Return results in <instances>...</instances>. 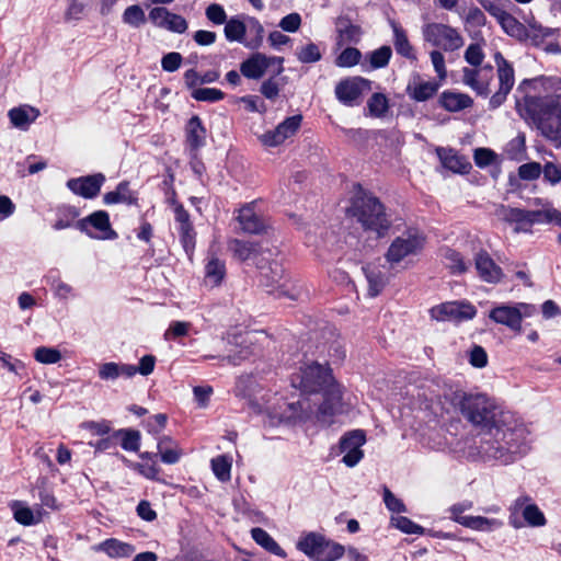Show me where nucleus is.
Wrapping results in <instances>:
<instances>
[{
	"instance_id": "nucleus-18",
	"label": "nucleus",
	"mask_w": 561,
	"mask_h": 561,
	"mask_svg": "<svg viewBox=\"0 0 561 561\" xmlns=\"http://www.w3.org/2000/svg\"><path fill=\"white\" fill-rule=\"evenodd\" d=\"M492 79V67L463 68L462 82L471 88L479 95L486 96L490 93V81Z\"/></svg>"
},
{
	"instance_id": "nucleus-56",
	"label": "nucleus",
	"mask_w": 561,
	"mask_h": 561,
	"mask_svg": "<svg viewBox=\"0 0 561 561\" xmlns=\"http://www.w3.org/2000/svg\"><path fill=\"white\" fill-rule=\"evenodd\" d=\"M391 525L405 534H422L423 528L404 516H392Z\"/></svg>"
},
{
	"instance_id": "nucleus-57",
	"label": "nucleus",
	"mask_w": 561,
	"mask_h": 561,
	"mask_svg": "<svg viewBox=\"0 0 561 561\" xmlns=\"http://www.w3.org/2000/svg\"><path fill=\"white\" fill-rule=\"evenodd\" d=\"M54 296L60 300H67L76 296L75 288L61 280L60 278L54 279L50 284Z\"/></svg>"
},
{
	"instance_id": "nucleus-47",
	"label": "nucleus",
	"mask_w": 561,
	"mask_h": 561,
	"mask_svg": "<svg viewBox=\"0 0 561 561\" xmlns=\"http://www.w3.org/2000/svg\"><path fill=\"white\" fill-rule=\"evenodd\" d=\"M368 114L373 117H383L388 110V99L382 93H374L367 101Z\"/></svg>"
},
{
	"instance_id": "nucleus-7",
	"label": "nucleus",
	"mask_w": 561,
	"mask_h": 561,
	"mask_svg": "<svg viewBox=\"0 0 561 561\" xmlns=\"http://www.w3.org/2000/svg\"><path fill=\"white\" fill-rule=\"evenodd\" d=\"M422 34L426 43L443 51H456L465 43L458 28L440 22H431L423 25Z\"/></svg>"
},
{
	"instance_id": "nucleus-28",
	"label": "nucleus",
	"mask_w": 561,
	"mask_h": 561,
	"mask_svg": "<svg viewBox=\"0 0 561 561\" xmlns=\"http://www.w3.org/2000/svg\"><path fill=\"white\" fill-rule=\"evenodd\" d=\"M439 104L448 112H460L473 104L470 95L455 91H444L439 96Z\"/></svg>"
},
{
	"instance_id": "nucleus-30",
	"label": "nucleus",
	"mask_w": 561,
	"mask_h": 561,
	"mask_svg": "<svg viewBox=\"0 0 561 561\" xmlns=\"http://www.w3.org/2000/svg\"><path fill=\"white\" fill-rule=\"evenodd\" d=\"M502 30L510 36L523 39L526 36V25L520 23L514 15L513 9L505 10L497 19Z\"/></svg>"
},
{
	"instance_id": "nucleus-16",
	"label": "nucleus",
	"mask_w": 561,
	"mask_h": 561,
	"mask_svg": "<svg viewBox=\"0 0 561 561\" xmlns=\"http://www.w3.org/2000/svg\"><path fill=\"white\" fill-rule=\"evenodd\" d=\"M149 20L157 27L179 34L184 33L188 26L186 20L183 16L170 12L164 7H156L151 9L149 12Z\"/></svg>"
},
{
	"instance_id": "nucleus-37",
	"label": "nucleus",
	"mask_w": 561,
	"mask_h": 561,
	"mask_svg": "<svg viewBox=\"0 0 561 561\" xmlns=\"http://www.w3.org/2000/svg\"><path fill=\"white\" fill-rule=\"evenodd\" d=\"M391 27L396 51L408 59H415L414 49L408 39L405 31L394 21L391 22Z\"/></svg>"
},
{
	"instance_id": "nucleus-36",
	"label": "nucleus",
	"mask_w": 561,
	"mask_h": 561,
	"mask_svg": "<svg viewBox=\"0 0 561 561\" xmlns=\"http://www.w3.org/2000/svg\"><path fill=\"white\" fill-rule=\"evenodd\" d=\"M225 36L228 42H237L244 46L247 34V19L231 18L225 22Z\"/></svg>"
},
{
	"instance_id": "nucleus-19",
	"label": "nucleus",
	"mask_w": 561,
	"mask_h": 561,
	"mask_svg": "<svg viewBox=\"0 0 561 561\" xmlns=\"http://www.w3.org/2000/svg\"><path fill=\"white\" fill-rule=\"evenodd\" d=\"M256 204L254 202L242 206L237 216V220L245 233L260 234L267 228L265 219L260 213L255 210Z\"/></svg>"
},
{
	"instance_id": "nucleus-23",
	"label": "nucleus",
	"mask_w": 561,
	"mask_h": 561,
	"mask_svg": "<svg viewBox=\"0 0 561 561\" xmlns=\"http://www.w3.org/2000/svg\"><path fill=\"white\" fill-rule=\"evenodd\" d=\"M512 511L520 512L526 524L530 527H543L547 524L542 511L527 495L517 497L512 505Z\"/></svg>"
},
{
	"instance_id": "nucleus-63",
	"label": "nucleus",
	"mask_w": 561,
	"mask_h": 561,
	"mask_svg": "<svg viewBox=\"0 0 561 561\" xmlns=\"http://www.w3.org/2000/svg\"><path fill=\"white\" fill-rule=\"evenodd\" d=\"M484 59V53L480 44H470L465 51V60L477 68L482 64Z\"/></svg>"
},
{
	"instance_id": "nucleus-55",
	"label": "nucleus",
	"mask_w": 561,
	"mask_h": 561,
	"mask_svg": "<svg viewBox=\"0 0 561 561\" xmlns=\"http://www.w3.org/2000/svg\"><path fill=\"white\" fill-rule=\"evenodd\" d=\"M129 468H131L135 471H138L141 476L149 480H159L158 476L160 472V468L157 466L156 461L152 462H130L127 461Z\"/></svg>"
},
{
	"instance_id": "nucleus-39",
	"label": "nucleus",
	"mask_w": 561,
	"mask_h": 561,
	"mask_svg": "<svg viewBox=\"0 0 561 561\" xmlns=\"http://www.w3.org/2000/svg\"><path fill=\"white\" fill-rule=\"evenodd\" d=\"M103 202L106 205L113 204H134L136 202V197L134 193L129 190L128 182H121L115 191L107 192L103 196Z\"/></svg>"
},
{
	"instance_id": "nucleus-49",
	"label": "nucleus",
	"mask_w": 561,
	"mask_h": 561,
	"mask_svg": "<svg viewBox=\"0 0 561 561\" xmlns=\"http://www.w3.org/2000/svg\"><path fill=\"white\" fill-rule=\"evenodd\" d=\"M122 19L125 24L136 28L146 22L145 11L138 4L127 7Z\"/></svg>"
},
{
	"instance_id": "nucleus-24",
	"label": "nucleus",
	"mask_w": 561,
	"mask_h": 561,
	"mask_svg": "<svg viewBox=\"0 0 561 561\" xmlns=\"http://www.w3.org/2000/svg\"><path fill=\"white\" fill-rule=\"evenodd\" d=\"M494 216L507 224H515L516 232L528 231L531 227V220H529V210L514 208L501 204L495 207Z\"/></svg>"
},
{
	"instance_id": "nucleus-14",
	"label": "nucleus",
	"mask_w": 561,
	"mask_h": 561,
	"mask_svg": "<svg viewBox=\"0 0 561 561\" xmlns=\"http://www.w3.org/2000/svg\"><path fill=\"white\" fill-rule=\"evenodd\" d=\"M302 121L301 115L287 117L279 123L274 129L267 130L259 136V140L265 147H277L286 139L293 137L300 128Z\"/></svg>"
},
{
	"instance_id": "nucleus-3",
	"label": "nucleus",
	"mask_w": 561,
	"mask_h": 561,
	"mask_svg": "<svg viewBox=\"0 0 561 561\" xmlns=\"http://www.w3.org/2000/svg\"><path fill=\"white\" fill-rule=\"evenodd\" d=\"M530 84L539 95H526L518 103L522 116L530 119L543 135L561 140V80L558 78H538Z\"/></svg>"
},
{
	"instance_id": "nucleus-17",
	"label": "nucleus",
	"mask_w": 561,
	"mask_h": 561,
	"mask_svg": "<svg viewBox=\"0 0 561 561\" xmlns=\"http://www.w3.org/2000/svg\"><path fill=\"white\" fill-rule=\"evenodd\" d=\"M105 176L102 173H95L92 175L80 176L70 179L67 182V187L76 195L83 198H94L99 195Z\"/></svg>"
},
{
	"instance_id": "nucleus-6",
	"label": "nucleus",
	"mask_w": 561,
	"mask_h": 561,
	"mask_svg": "<svg viewBox=\"0 0 561 561\" xmlns=\"http://www.w3.org/2000/svg\"><path fill=\"white\" fill-rule=\"evenodd\" d=\"M425 244L426 237L421 230L416 228L408 229L391 242L386 254L387 261L397 264L410 260L421 254Z\"/></svg>"
},
{
	"instance_id": "nucleus-34",
	"label": "nucleus",
	"mask_w": 561,
	"mask_h": 561,
	"mask_svg": "<svg viewBox=\"0 0 561 561\" xmlns=\"http://www.w3.org/2000/svg\"><path fill=\"white\" fill-rule=\"evenodd\" d=\"M186 141L193 150H196L204 146L206 138V129L204 128L202 121L198 116H193L187 122L186 128Z\"/></svg>"
},
{
	"instance_id": "nucleus-52",
	"label": "nucleus",
	"mask_w": 561,
	"mask_h": 561,
	"mask_svg": "<svg viewBox=\"0 0 561 561\" xmlns=\"http://www.w3.org/2000/svg\"><path fill=\"white\" fill-rule=\"evenodd\" d=\"M362 54L357 48L347 47L336 58L335 64L339 67H353L360 60Z\"/></svg>"
},
{
	"instance_id": "nucleus-2",
	"label": "nucleus",
	"mask_w": 561,
	"mask_h": 561,
	"mask_svg": "<svg viewBox=\"0 0 561 561\" xmlns=\"http://www.w3.org/2000/svg\"><path fill=\"white\" fill-rule=\"evenodd\" d=\"M291 386L301 391L297 401L274 409L279 421L308 420L314 416L330 425L342 409V391L334 381L331 369L316 360H305L290 376Z\"/></svg>"
},
{
	"instance_id": "nucleus-48",
	"label": "nucleus",
	"mask_w": 561,
	"mask_h": 561,
	"mask_svg": "<svg viewBox=\"0 0 561 561\" xmlns=\"http://www.w3.org/2000/svg\"><path fill=\"white\" fill-rule=\"evenodd\" d=\"M36 362L44 365L57 364L61 360L62 355L59 350L50 346H39L34 351Z\"/></svg>"
},
{
	"instance_id": "nucleus-35",
	"label": "nucleus",
	"mask_w": 561,
	"mask_h": 561,
	"mask_svg": "<svg viewBox=\"0 0 561 561\" xmlns=\"http://www.w3.org/2000/svg\"><path fill=\"white\" fill-rule=\"evenodd\" d=\"M226 276V264L216 256H209L205 265V283L211 287L219 286Z\"/></svg>"
},
{
	"instance_id": "nucleus-54",
	"label": "nucleus",
	"mask_w": 561,
	"mask_h": 561,
	"mask_svg": "<svg viewBox=\"0 0 561 561\" xmlns=\"http://www.w3.org/2000/svg\"><path fill=\"white\" fill-rule=\"evenodd\" d=\"M122 437V447L128 451H137L140 446V434L137 431L122 430L117 433Z\"/></svg>"
},
{
	"instance_id": "nucleus-53",
	"label": "nucleus",
	"mask_w": 561,
	"mask_h": 561,
	"mask_svg": "<svg viewBox=\"0 0 561 561\" xmlns=\"http://www.w3.org/2000/svg\"><path fill=\"white\" fill-rule=\"evenodd\" d=\"M296 55L298 60L305 64L316 62L321 59L320 49L318 45L313 43H308L307 45L300 47Z\"/></svg>"
},
{
	"instance_id": "nucleus-62",
	"label": "nucleus",
	"mask_w": 561,
	"mask_h": 561,
	"mask_svg": "<svg viewBox=\"0 0 561 561\" xmlns=\"http://www.w3.org/2000/svg\"><path fill=\"white\" fill-rule=\"evenodd\" d=\"M383 502L386 507L392 513H405L407 506L388 488H383Z\"/></svg>"
},
{
	"instance_id": "nucleus-1",
	"label": "nucleus",
	"mask_w": 561,
	"mask_h": 561,
	"mask_svg": "<svg viewBox=\"0 0 561 561\" xmlns=\"http://www.w3.org/2000/svg\"><path fill=\"white\" fill-rule=\"evenodd\" d=\"M459 407L465 419L480 430L468 445V457L510 465L528 454L527 425L513 412L503 410L494 399L481 393L465 394Z\"/></svg>"
},
{
	"instance_id": "nucleus-4",
	"label": "nucleus",
	"mask_w": 561,
	"mask_h": 561,
	"mask_svg": "<svg viewBox=\"0 0 561 561\" xmlns=\"http://www.w3.org/2000/svg\"><path fill=\"white\" fill-rule=\"evenodd\" d=\"M347 215L355 218L365 231L374 233L377 238L385 237L391 225L382 203L363 190L355 193Z\"/></svg>"
},
{
	"instance_id": "nucleus-8",
	"label": "nucleus",
	"mask_w": 561,
	"mask_h": 561,
	"mask_svg": "<svg viewBox=\"0 0 561 561\" xmlns=\"http://www.w3.org/2000/svg\"><path fill=\"white\" fill-rule=\"evenodd\" d=\"M76 228L96 240H115L118 237L117 232L112 228L110 215L105 210H96L78 220Z\"/></svg>"
},
{
	"instance_id": "nucleus-44",
	"label": "nucleus",
	"mask_w": 561,
	"mask_h": 561,
	"mask_svg": "<svg viewBox=\"0 0 561 561\" xmlns=\"http://www.w3.org/2000/svg\"><path fill=\"white\" fill-rule=\"evenodd\" d=\"M531 226L535 224H554L561 227V213L556 208L545 205L542 209L529 210Z\"/></svg>"
},
{
	"instance_id": "nucleus-43",
	"label": "nucleus",
	"mask_w": 561,
	"mask_h": 561,
	"mask_svg": "<svg viewBox=\"0 0 561 561\" xmlns=\"http://www.w3.org/2000/svg\"><path fill=\"white\" fill-rule=\"evenodd\" d=\"M526 22V36L522 39L529 42L535 46L543 43L545 38L549 37L552 33L551 30L542 27L534 18L525 19Z\"/></svg>"
},
{
	"instance_id": "nucleus-61",
	"label": "nucleus",
	"mask_w": 561,
	"mask_h": 561,
	"mask_svg": "<svg viewBox=\"0 0 561 561\" xmlns=\"http://www.w3.org/2000/svg\"><path fill=\"white\" fill-rule=\"evenodd\" d=\"M0 364L18 376H22V373L25 370V365L22 360L13 358L11 355L3 352L0 353Z\"/></svg>"
},
{
	"instance_id": "nucleus-13",
	"label": "nucleus",
	"mask_w": 561,
	"mask_h": 561,
	"mask_svg": "<svg viewBox=\"0 0 561 561\" xmlns=\"http://www.w3.org/2000/svg\"><path fill=\"white\" fill-rule=\"evenodd\" d=\"M365 443L366 435L362 430H354L342 436L340 451L344 454L342 461L345 466L353 468L363 459L362 447Z\"/></svg>"
},
{
	"instance_id": "nucleus-29",
	"label": "nucleus",
	"mask_w": 561,
	"mask_h": 561,
	"mask_svg": "<svg viewBox=\"0 0 561 561\" xmlns=\"http://www.w3.org/2000/svg\"><path fill=\"white\" fill-rule=\"evenodd\" d=\"M8 115L14 127L24 130L39 116V111L35 107L24 105L10 110Z\"/></svg>"
},
{
	"instance_id": "nucleus-38",
	"label": "nucleus",
	"mask_w": 561,
	"mask_h": 561,
	"mask_svg": "<svg viewBox=\"0 0 561 561\" xmlns=\"http://www.w3.org/2000/svg\"><path fill=\"white\" fill-rule=\"evenodd\" d=\"M460 525L473 530L490 533L503 526V522L496 518H486L483 516H470L461 518Z\"/></svg>"
},
{
	"instance_id": "nucleus-21",
	"label": "nucleus",
	"mask_w": 561,
	"mask_h": 561,
	"mask_svg": "<svg viewBox=\"0 0 561 561\" xmlns=\"http://www.w3.org/2000/svg\"><path fill=\"white\" fill-rule=\"evenodd\" d=\"M474 266L479 277L486 283L496 284L504 276L502 268L485 250H481L474 255Z\"/></svg>"
},
{
	"instance_id": "nucleus-58",
	"label": "nucleus",
	"mask_w": 561,
	"mask_h": 561,
	"mask_svg": "<svg viewBox=\"0 0 561 561\" xmlns=\"http://www.w3.org/2000/svg\"><path fill=\"white\" fill-rule=\"evenodd\" d=\"M181 242L187 254H192L195 248V231L192 224L179 227Z\"/></svg>"
},
{
	"instance_id": "nucleus-60",
	"label": "nucleus",
	"mask_w": 561,
	"mask_h": 561,
	"mask_svg": "<svg viewBox=\"0 0 561 561\" xmlns=\"http://www.w3.org/2000/svg\"><path fill=\"white\" fill-rule=\"evenodd\" d=\"M431 61L433 68L439 79V81H444L447 77V69L445 66V57L440 49H434L430 54Z\"/></svg>"
},
{
	"instance_id": "nucleus-40",
	"label": "nucleus",
	"mask_w": 561,
	"mask_h": 561,
	"mask_svg": "<svg viewBox=\"0 0 561 561\" xmlns=\"http://www.w3.org/2000/svg\"><path fill=\"white\" fill-rule=\"evenodd\" d=\"M337 45L344 46L350 43H357L360 38V28L352 24L348 20L340 19L336 24Z\"/></svg>"
},
{
	"instance_id": "nucleus-46",
	"label": "nucleus",
	"mask_w": 561,
	"mask_h": 561,
	"mask_svg": "<svg viewBox=\"0 0 561 561\" xmlns=\"http://www.w3.org/2000/svg\"><path fill=\"white\" fill-rule=\"evenodd\" d=\"M228 249L232 252L234 257L240 261H245L256 251V245L253 242L232 239L228 242Z\"/></svg>"
},
{
	"instance_id": "nucleus-64",
	"label": "nucleus",
	"mask_w": 561,
	"mask_h": 561,
	"mask_svg": "<svg viewBox=\"0 0 561 561\" xmlns=\"http://www.w3.org/2000/svg\"><path fill=\"white\" fill-rule=\"evenodd\" d=\"M542 168L538 162H529L518 168V175L522 180L533 181L540 176Z\"/></svg>"
},
{
	"instance_id": "nucleus-20",
	"label": "nucleus",
	"mask_w": 561,
	"mask_h": 561,
	"mask_svg": "<svg viewBox=\"0 0 561 561\" xmlns=\"http://www.w3.org/2000/svg\"><path fill=\"white\" fill-rule=\"evenodd\" d=\"M272 64H278V66H282L283 58L267 57L261 53H256L241 64L240 71L249 79H259L265 73L266 69Z\"/></svg>"
},
{
	"instance_id": "nucleus-22",
	"label": "nucleus",
	"mask_w": 561,
	"mask_h": 561,
	"mask_svg": "<svg viewBox=\"0 0 561 561\" xmlns=\"http://www.w3.org/2000/svg\"><path fill=\"white\" fill-rule=\"evenodd\" d=\"M9 507L13 514V518L16 523L23 526H33L39 524L44 516L47 514L41 506L30 507L25 502L11 501Z\"/></svg>"
},
{
	"instance_id": "nucleus-10",
	"label": "nucleus",
	"mask_w": 561,
	"mask_h": 561,
	"mask_svg": "<svg viewBox=\"0 0 561 561\" xmlns=\"http://www.w3.org/2000/svg\"><path fill=\"white\" fill-rule=\"evenodd\" d=\"M370 81L362 77L341 80L335 87L336 99L345 106H356L363 96L370 91Z\"/></svg>"
},
{
	"instance_id": "nucleus-51",
	"label": "nucleus",
	"mask_w": 561,
	"mask_h": 561,
	"mask_svg": "<svg viewBox=\"0 0 561 561\" xmlns=\"http://www.w3.org/2000/svg\"><path fill=\"white\" fill-rule=\"evenodd\" d=\"M191 96L199 102H217L222 100L225 94L216 88H197L191 92Z\"/></svg>"
},
{
	"instance_id": "nucleus-11",
	"label": "nucleus",
	"mask_w": 561,
	"mask_h": 561,
	"mask_svg": "<svg viewBox=\"0 0 561 561\" xmlns=\"http://www.w3.org/2000/svg\"><path fill=\"white\" fill-rule=\"evenodd\" d=\"M494 61L497 69L499 90L490 99L492 108L503 104L515 83L514 68L500 51L494 54Z\"/></svg>"
},
{
	"instance_id": "nucleus-12",
	"label": "nucleus",
	"mask_w": 561,
	"mask_h": 561,
	"mask_svg": "<svg viewBox=\"0 0 561 561\" xmlns=\"http://www.w3.org/2000/svg\"><path fill=\"white\" fill-rule=\"evenodd\" d=\"M271 275L267 273L262 274L261 283L266 287L268 293H274L279 297H288L289 299H297L299 289L291 284L285 276L283 267L278 264L270 267Z\"/></svg>"
},
{
	"instance_id": "nucleus-5",
	"label": "nucleus",
	"mask_w": 561,
	"mask_h": 561,
	"mask_svg": "<svg viewBox=\"0 0 561 561\" xmlns=\"http://www.w3.org/2000/svg\"><path fill=\"white\" fill-rule=\"evenodd\" d=\"M296 547L314 561H336L345 553L342 545L328 540L318 533L300 536Z\"/></svg>"
},
{
	"instance_id": "nucleus-50",
	"label": "nucleus",
	"mask_w": 561,
	"mask_h": 561,
	"mask_svg": "<svg viewBox=\"0 0 561 561\" xmlns=\"http://www.w3.org/2000/svg\"><path fill=\"white\" fill-rule=\"evenodd\" d=\"M479 3L493 18L497 19L505 10L514 9L515 5L511 0H478Z\"/></svg>"
},
{
	"instance_id": "nucleus-42",
	"label": "nucleus",
	"mask_w": 561,
	"mask_h": 561,
	"mask_svg": "<svg viewBox=\"0 0 561 561\" xmlns=\"http://www.w3.org/2000/svg\"><path fill=\"white\" fill-rule=\"evenodd\" d=\"M253 540L268 552L280 558L286 557L283 548L273 539V537L264 529L255 527L251 530Z\"/></svg>"
},
{
	"instance_id": "nucleus-31",
	"label": "nucleus",
	"mask_w": 561,
	"mask_h": 561,
	"mask_svg": "<svg viewBox=\"0 0 561 561\" xmlns=\"http://www.w3.org/2000/svg\"><path fill=\"white\" fill-rule=\"evenodd\" d=\"M439 87L440 84L434 80H414L413 83L408 85V92L413 100L417 102H424L434 96Z\"/></svg>"
},
{
	"instance_id": "nucleus-9",
	"label": "nucleus",
	"mask_w": 561,
	"mask_h": 561,
	"mask_svg": "<svg viewBox=\"0 0 561 561\" xmlns=\"http://www.w3.org/2000/svg\"><path fill=\"white\" fill-rule=\"evenodd\" d=\"M535 310V306L523 302L516 304L515 306L500 305L490 311L489 317L496 323L519 331L523 318L531 317Z\"/></svg>"
},
{
	"instance_id": "nucleus-45",
	"label": "nucleus",
	"mask_w": 561,
	"mask_h": 561,
	"mask_svg": "<svg viewBox=\"0 0 561 561\" xmlns=\"http://www.w3.org/2000/svg\"><path fill=\"white\" fill-rule=\"evenodd\" d=\"M210 467L215 477L221 482H228L231 479L232 457L219 455L210 460Z\"/></svg>"
},
{
	"instance_id": "nucleus-32",
	"label": "nucleus",
	"mask_w": 561,
	"mask_h": 561,
	"mask_svg": "<svg viewBox=\"0 0 561 561\" xmlns=\"http://www.w3.org/2000/svg\"><path fill=\"white\" fill-rule=\"evenodd\" d=\"M362 270L368 283V295L370 297L378 296L387 283L386 275L375 264H367Z\"/></svg>"
},
{
	"instance_id": "nucleus-15",
	"label": "nucleus",
	"mask_w": 561,
	"mask_h": 561,
	"mask_svg": "<svg viewBox=\"0 0 561 561\" xmlns=\"http://www.w3.org/2000/svg\"><path fill=\"white\" fill-rule=\"evenodd\" d=\"M476 308L466 302L449 301L431 309V316L437 321L460 322L470 320L476 316Z\"/></svg>"
},
{
	"instance_id": "nucleus-25",
	"label": "nucleus",
	"mask_w": 561,
	"mask_h": 561,
	"mask_svg": "<svg viewBox=\"0 0 561 561\" xmlns=\"http://www.w3.org/2000/svg\"><path fill=\"white\" fill-rule=\"evenodd\" d=\"M92 550L95 552H103L112 559H122L130 557L136 549L128 542L121 541L116 538H110L94 545Z\"/></svg>"
},
{
	"instance_id": "nucleus-33",
	"label": "nucleus",
	"mask_w": 561,
	"mask_h": 561,
	"mask_svg": "<svg viewBox=\"0 0 561 561\" xmlns=\"http://www.w3.org/2000/svg\"><path fill=\"white\" fill-rule=\"evenodd\" d=\"M161 461L167 465H174L180 461L183 453L178 444L169 436H163L157 445Z\"/></svg>"
},
{
	"instance_id": "nucleus-27",
	"label": "nucleus",
	"mask_w": 561,
	"mask_h": 561,
	"mask_svg": "<svg viewBox=\"0 0 561 561\" xmlns=\"http://www.w3.org/2000/svg\"><path fill=\"white\" fill-rule=\"evenodd\" d=\"M439 257L444 267L453 275L463 274L469 268V263L465 261L461 253L449 247H443L439 249Z\"/></svg>"
},
{
	"instance_id": "nucleus-26",
	"label": "nucleus",
	"mask_w": 561,
	"mask_h": 561,
	"mask_svg": "<svg viewBox=\"0 0 561 561\" xmlns=\"http://www.w3.org/2000/svg\"><path fill=\"white\" fill-rule=\"evenodd\" d=\"M98 376L103 381H115L119 377L133 378L134 365L116 362H106L98 366Z\"/></svg>"
},
{
	"instance_id": "nucleus-41",
	"label": "nucleus",
	"mask_w": 561,
	"mask_h": 561,
	"mask_svg": "<svg viewBox=\"0 0 561 561\" xmlns=\"http://www.w3.org/2000/svg\"><path fill=\"white\" fill-rule=\"evenodd\" d=\"M264 27L255 18H247V34L244 46L250 49L259 48L263 43Z\"/></svg>"
},
{
	"instance_id": "nucleus-59",
	"label": "nucleus",
	"mask_w": 561,
	"mask_h": 561,
	"mask_svg": "<svg viewBox=\"0 0 561 561\" xmlns=\"http://www.w3.org/2000/svg\"><path fill=\"white\" fill-rule=\"evenodd\" d=\"M391 48L389 46H382L370 54V65L373 68L386 67L391 57Z\"/></svg>"
}]
</instances>
